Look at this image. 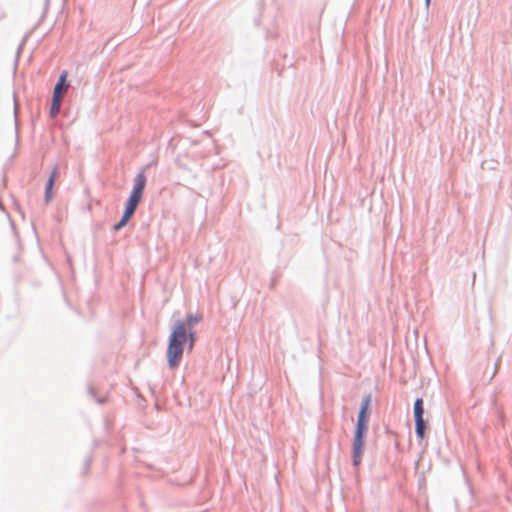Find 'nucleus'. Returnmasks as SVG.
<instances>
[{
    "mask_svg": "<svg viewBox=\"0 0 512 512\" xmlns=\"http://www.w3.org/2000/svg\"><path fill=\"white\" fill-rule=\"evenodd\" d=\"M426 423L424 419L415 420L416 435L420 440L425 438Z\"/></svg>",
    "mask_w": 512,
    "mask_h": 512,
    "instance_id": "obj_7",
    "label": "nucleus"
},
{
    "mask_svg": "<svg viewBox=\"0 0 512 512\" xmlns=\"http://www.w3.org/2000/svg\"><path fill=\"white\" fill-rule=\"evenodd\" d=\"M369 405H370V397L367 396L361 405L358 420L356 424L355 432L366 433L368 429V420H369Z\"/></svg>",
    "mask_w": 512,
    "mask_h": 512,
    "instance_id": "obj_4",
    "label": "nucleus"
},
{
    "mask_svg": "<svg viewBox=\"0 0 512 512\" xmlns=\"http://www.w3.org/2000/svg\"><path fill=\"white\" fill-rule=\"evenodd\" d=\"M57 174H58V168L54 167V169L48 179L47 185H46L45 197H46L47 201H49L52 198V188H53L55 179L57 177Z\"/></svg>",
    "mask_w": 512,
    "mask_h": 512,
    "instance_id": "obj_6",
    "label": "nucleus"
},
{
    "mask_svg": "<svg viewBox=\"0 0 512 512\" xmlns=\"http://www.w3.org/2000/svg\"><path fill=\"white\" fill-rule=\"evenodd\" d=\"M430 0H426V3L429 4Z\"/></svg>",
    "mask_w": 512,
    "mask_h": 512,
    "instance_id": "obj_10",
    "label": "nucleus"
},
{
    "mask_svg": "<svg viewBox=\"0 0 512 512\" xmlns=\"http://www.w3.org/2000/svg\"><path fill=\"white\" fill-rule=\"evenodd\" d=\"M200 320V315L190 314L186 321H177L173 326L167 348V362L171 369L179 365L187 342H189V349L193 348L195 337L192 327Z\"/></svg>",
    "mask_w": 512,
    "mask_h": 512,
    "instance_id": "obj_1",
    "label": "nucleus"
},
{
    "mask_svg": "<svg viewBox=\"0 0 512 512\" xmlns=\"http://www.w3.org/2000/svg\"><path fill=\"white\" fill-rule=\"evenodd\" d=\"M61 102H62V100L52 97V104L50 107L51 117H56L58 115V113L60 111V107H61Z\"/></svg>",
    "mask_w": 512,
    "mask_h": 512,
    "instance_id": "obj_9",
    "label": "nucleus"
},
{
    "mask_svg": "<svg viewBox=\"0 0 512 512\" xmlns=\"http://www.w3.org/2000/svg\"><path fill=\"white\" fill-rule=\"evenodd\" d=\"M424 407L423 400L421 398L416 399L414 403V417L415 420L423 419Z\"/></svg>",
    "mask_w": 512,
    "mask_h": 512,
    "instance_id": "obj_8",
    "label": "nucleus"
},
{
    "mask_svg": "<svg viewBox=\"0 0 512 512\" xmlns=\"http://www.w3.org/2000/svg\"><path fill=\"white\" fill-rule=\"evenodd\" d=\"M365 434L361 432L354 433L353 439V447H352V459L353 465L359 466L362 461V456L364 453V444H365Z\"/></svg>",
    "mask_w": 512,
    "mask_h": 512,
    "instance_id": "obj_3",
    "label": "nucleus"
},
{
    "mask_svg": "<svg viewBox=\"0 0 512 512\" xmlns=\"http://www.w3.org/2000/svg\"><path fill=\"white\" fill-rule=\"evenodd\" d=\"M146 185V176L144 173H139L134 178V185L131 194L127 200L125 211L121 220L114 226V230H119L124 227L134 214L138 204L140 203Z\"/></svg>",
    "mask_w": 512,
    "mask_h": 512,
    "instance_id": "obj_2",
    "label": "nucleus"
},
{
    "mask_svg": "<svg viewBox=\"0 0 512 512\" xmlns=\"http://www.w3.org/2000/svg\"><path fill=\"white\" fill-rule=\"evenodd\" d=\"M67 76H68L67 71H63L60 74L59 79H58V81L54 87V90H53V98H58L60 100L63 99L64 94L66 93V91L69 88V84L67 83Z\"/></svg>",
    "mask_w": 512,
    "mask_h": 512,
    "instance_id": "obj_5",
    "label": "nucleus"
}]
</instances>
